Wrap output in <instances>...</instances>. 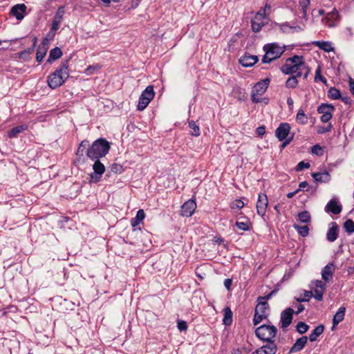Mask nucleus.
I'll use <instances>...</instances> for the list:
<instances>
[{"label":"nucleus","mask_w":354,"mask_h":354,"mask_svg":"<svg viewBox=\"0 0 354 354\" xmlns=\"http://www.w3.org/2000/svg\"><path fill=\"white\" fill-rule=\"evenodd\" d=\"M297 75H292L290 76L286 82V86L289 88H295L297 87L298 84V80Z\"/></svg>","instance_id":"39"},{"label":"nucleus","mask_w":354,"mask_h":354,"mask_svg":"<svg viewBox=\"0 0 354 354\" xmlns=\"http://www.w3.org/2000/svg\"><path fill=\"white\" fill-rule=\"evenodd\" d=\"M259 59L257 55H252L249 53H245L241 58L239 59V63L243 67H251L254 66L257 62Z\"/></svg>","instance_id":"12"},{"label":"nucleus","mask_w":354,"mask_h":354,"mask_svg":"<svg viewBox=\"0 0 354 354\" xmlns=\"http://www.w3.org/2000/svg\"><path fill=\"white\" fill-rule=\"evenodd\" d=\"M330 225L332 226L328 230L326 239L329 242H334L338 237L339 227L335 222H332Z\"/></svg>","instance_id":"17"},{"label":"nucleus","mask_w":354,"mask_h":354,"mask_svg":"<svg viewBox=\"0 0 354 354\" xmlns=\"http://www.w3.org/2000/svg\"><path fill=\"white\" fill-rule=\"evenodd\" d=\"M145 218V213L143 209H139L137 213L136 216L134 218H132L131 220V226L135 227L136 226L138 225Z\"/></svg>","instance_id":"26"},{"label":"nucleus","mask_w":354,"mask_h":354,"mask_svg":"<svg viewBox=\"0 0 354 354\" xmlns=\"http://www.w3.org/2000/svg\"><path fill=\"white\" fill-rule=\"evenodd\" d=\"M342 210V207L337 201H330L325 207V211L333 214H339Z\"/></svg>","instance_id":"16"},{"label":"nucleus","mask_w":354,"mask_h":354,"mask_svg":"<svg viewBox=\"0 0 354 354\" xmlns=\"http://www.w3.org/2000/svg\"><path fill=\"white\" fill-rule=\"evenodd\" d=\"M95 162L93 165V169L94 171V174L91 175V178L95 179V181H98L102 175L105 171V167L104 165L100 161V159H95Z\"/></svg>","instance_id":"11"},{"label":"nucleus","mask_w":354,"mask_h":354,"mask_svg":"<svg viewBox=\"0 0 354 354\" xmlns=\"http://www.w3.org/2000/svg\"><path fill=\"white\" fill-rule=\"evenodd\" d=\"M297 331L299 334H304L309 329V326L304 322H299L296 326Z\"/></svg>","instance_id":"45"},{"label":"nucleus","mask_w":354,"mask_h":354,"mask_svg":"<svg viewBox=\"0 0 354 354\" xmlns=\"http://www.w3.org/2000/svg\"><path fill=\"white\" fill-rule=\"evenodd\" d=\"M290 126L288 123H281L275 131L276 137L279 141H283L286 138H288L287 137L290 133Z\"/></svg>","instance_id":"9"},{"label":"nucleus","mask_w":354,"mask_h":354,"mask_svg":"<svg viewBox=\"0 0 354 354\" xmlns=\"http://www.w3.org/2000/svg\"><path fill=\"white\" fill-rule=\"evenodd\" d=\"M313 292V296L317 301H322L323 295L325 290L322 289L315 288Z\"/></svg>","instance_id":"48"},{"label":"nucleus","mask_w":354,"mask_h":354,"mask_svg":"<svg viewBox=\"0 0 354 354\" xmlns=\"http://www.w3.org/2000/svg\"><path fill=\"white\" fill-rule=\"evenodd\" d=\"M232 284V279H229V278L225 279L224 286L227 290H230Z\"/></svg>","instance_id":"63"},{"label":"nucleus","mask_w":354,"mask_h":354,"mask_svg":"<svg viewBox=\"0 0 354 354\" xmlns=\"http://www.w3.org/2000/svg\"><path fill=\"white\" fill-rule=\"evenodd\" d=\"M245 204L243 201H235L230 203V208L234 213L238 212L241 209L244 207Z\"/></svg>","instance_id":"40"},{"label":"nucleus","mask_w":354,"mask_h":354,"mask_svg":"<svg viewBox=\"0 0 354 354\" xmlns=\"http://www.w3.org/2000/svg\"><path fill=\"white\" fill-rule=\"evenodd\" d=\"M322 151V148L319 145H315L312 147L311 152L315 154L319 155V151ZM322 153H320L321 155Z\"/></svg>","instance_id":"62"},{"label":"nucleus","mask_w":354,"mask_h":354,"mask_svg":"<svg viewBox=\"0 0 354 354\" xmlns=\"http://www.w3.org/2000/svg\"><path fill=\"white\" fill-rule=\"evenodd\" d=\"M296 121L301 124H306L308 123V117L302 109H299L296 115Z\"/></svg>","instance_id":"34"},{"label":"nucleus","mask_w":354,"mask_h":354,"mask_svg":"<svg viewBox=\"0 0 354 354\" xmlns=\"http://www.w3.org/2000/svg\"><path fill=\"white\" fill-rule=\"evenodd\" d=\"M269 201H257V210L259 215L263 216L267 209L270 211V207L268 206Z\"/></svg>","instance_id":"19"},{"label":"nucleus","mask_w":354,"mask_h":354,"mask_svg":"<svg viewBox=\"0 0 354 354\" xmlns=\"http://www.w3.org/2000/svg\"><path fill=\"white\" fill-rule=\"evenodd\" d=\"M60 24H61L60 21H56V20L53 19L50 30L53 31V32L57 31L59 29V28Z\"/></svg>","instance_id":"61"},{"label":"nucleus","mask_w":354,"mask_h":354,"mask_svg":"<svg viewBox=\"0 0 354 354\" xmlns=\"http://www.w3.org/2000/svg\"><path fill=\"white\" fill-rule=\"evenodd\" d=\"M312 176L315 181L320 183L328 182L330 178V176L328 171L313 173Z\"/></svg>","instance_id":"23"},{"label":"nucleus","mask_w":354,"mask_h":354,"mask_svg":"<svg viewBox=\"0 0 354 354\" xmlns=\"http://www.w3.org/2000/svg\"><path fill=\"white\" fill-rule=\"evenodd\" d=\"M335 271V265L333 263H329L325 266L322 270V277L325 282H329Z\"/></svg>","instance_id":"14"},{"label":"nucleus","mask_w":354,"mask_h":354,"mask_svg":"<svg viewBox=\"0 0 354 354\" xmlns=\"http://www.w3.org/2000/svg\"><path fill=\"white\" fill-rule=\"evenodd\" d=\"M315 288L322 289L323 290H326V284L325 282L321 280H317L314 282Z\"/></svg>","instance_id":"59"},{"label":"nucleus","mask_w":354,"mask_h":354,"mask_svg":"<svg viewBox=\"0 0 354 354\" xmlns=\"http://www.w3.org/2000/svg\"><path fill=\"white\" fill-rule=\"evenodd\" d=\"M335 107L332 104H322L317 108V112L321 114L333 113Z\"/></svg>","instance_id":"31"},{"label":"nucleus","mask_w":354,"mask_h":354,"mask_svg":"<svg viewBox=\"0 0 354 354\" xmlns=\"http://www.w3.org/2000/svg\"><path fill=\"white\" fill-rule=\"evenodd\" d=\"M339 18V12L336 8H333L331 12H330L327 17L324 19L326 21L328 26L332 27L335 26L334 21L337 20Z\"/></svg>","instance_id":"24"},{"label":"nucleus","mask_w":354,"mask_h":354,"mask_svg":"<svg viewBox=\"0 0 354 354\" xmlns=\"http://www.w3.org/2000/svg\"><path fill=\"white\" fill-rule=\"evenodd\" d=\"M88 147L89 141L88 140H82L77 150L76 155L78 156H83L84 153H86V150Z\"/></svg>","instance_id":"32"},{"label":"nucleus","mask_w":354,"mask_h":354,"mask_svg":"<svg viewBox=\"0 0 354 354\" xmlns=\"http://www.w3.org/2000/svg\"><path fill=\"white\" fill-rule=\"evenodd\" d=\"M252 354H267V353L265 351V350L261 346V347L256 349L254 352L252 353Z\"/></svg>","instance_id":"64"},{"label":"nucleus","mask_w":354,"mask_h":354,"mask_svg":"<svg viewBox=\"0 0 354 354\" xmlns=\"http://www.w3.org/2000/svg\"><path fill=\"white\" fill-rule=\"evenodd\" d=\"M277 333V328L274 325L262 324L255 330V335L263 342L274 339Z\"/></svg>","instance_id":"5"},{"label":"nucleus","mask_w":354,"mask_h":354,"mask_svg":"<svg viewBox=\"0 0 354 354\" xmlns=\"http://www.w3.org/2000/svg\"><path fill=\"white\" fill-rule=\"evenodd\" d=\"M267 344L262 346L267 354H275L278 350L274 339L266 342Z\"/></svg>","instance_id":"29"},{"label":"nucleus","mask_w":354,"mask_h":354,"mask_svg":"<svg viewBox=\"0 0 354 354\" xmlns=\"http://www.w3.org/2000/svg\"><path fill=\"white\" fill-rule=\"evenodd\" d=\"M310 166V163L309 162H305L304 161H301L299 162L297 165L296 166V171H302L303 169H308L309 168Z\"/></svg>","instance_id":"54"},{"label":"nucleus","mask_w":354,"mask_h":354,"mask_svg":"<svg viewBox=\"0 0 354 354\" xmlns=\"http://www.w3.org/2000/svg\"><path fill=\"white\" fill-rule=\"evenodd\" d=\"M49 46V40L48 38H44L41 44L39 46L37 54H36V59L38 62H41L44 59V57L46 56V54L47 53V50L48 49Z\"/></svg>","instance_id":"10"},{"label":"nucleus","mask_w":354,"mask_h":354,"mask_svg":"<svg viewBox=\"0 0 354 354\" xmlns=\"http://www.w3.org/2000/svg\"><path fill=\"white\" fill-rule=\"evenodd\" d=\"M154 91L153 87L152 86H148L141 93L140 95L144 97L145 98L148 99L149 101L153 100L154 97Z\"/></svg>","instance_id":"35"},{"label":"nucleus","mask_w":354,"mask_h":354,"mask_svg":"<svg viewBox=\"0 0 354 354\" xmlns=\"http://www.w3.org/2000/svg\"><path fill=\"white\" fill-rule=\"evenodd\" d=\"M266 8L271 10V6L269 4H266L264 8H261L255 15V19L260 20L261 19H267ZM269 13H268V15Z\"/></svg>","instance_id":"36"},{"label":"nucleus","mask_w":354,"mask_h":354,"mask_svg":"<svg viewBox=\"0 0 354 354\" xmlns=\"http://www.w3.org/2000/svg\"><path fill=\"white\" fill-rule=\"evenodd\" d=\"M308 337L302 336L298 338L289 351V353H297L301 351L307 344Z\"/></svg>","instance_id":"15"},{"label":"nucleus","mask_w":354,"mask_h":354,"mask_svg":"<svg viewBox=\"0 0 354 354\" xmlns=\"http://www.w3.org/2000/svg\"><path fill=\"white\" fill-rule=\"evenodd\" d=\"M328 97L332 100H338L341 97L339 90L335 87H331L328 91Z\"/></svg>","instance_id":"37"},{"label":"nucleus","mask_w":354,"mask_h":354,"mask_svg":"<svg viewBox=\"0 0 354 354\" xmlns=\"http://www.w3.org/2000/svg\"><path fill=\"white\" fill-rule=\"evenodd\" d=\"M264 19H261L260 20L255 19V16L251 20V26L252 30L254 32H259L262 27L266 24L264 21Z\"/></svg>","instance_id":"28"},{"label":"nucleus","mask_w":354,"mask_h":354,"mask_svg":"<svg viewBox=\"0 0 354 354\" xmlns=\"http://www.w3.org/2000/svg\"><path fill=\"white\" fill-rule=\"evenodd\" d=\"M257 305L256 306L254 311L262 315H269V313L267 312V310H270V306L268 303L263 300L259 301L258 299H257Z\"/></svg>","instance_id":"20"},{"label":"nucleus","mask_w":354,"mask_h":354,"mask_svg":"<svg viewBox=\"0 0 354 354\" xmlns=\"http://www.w3.org/2000/svg\"><path fill=\"white\" fill-rule=\"evenodd\" d=\"M196 208V201H185L181 205L180 214L183 217H190Z\"/></svg>","instance_id":"7"},{"label":"nucleus","mask_w":354,"mask_h":354,"mask_svg":"<svg viewBox=\"0 0 354 354\" xmlns=\"http://www.w3.org/2000/svg\"><path fill=\"white\" fill-rule=\"evenodd\" d=\"M189 127L191 129V135L194 136H199L201 134L200 128L196 124L194 121L189 122Z\"/></svg>","instance_id":"43"},{"label":"nucleus","mask_w":354,"mask_h":354,"mask_svg":"<svg viewBox=\"0 0 354 354\" xmlns=\"http://www.w3.org/2000/svg\"><path fill=\"white\" fill-rule=\"evenodd\" d=\"M62 56V51L60 48L55 47L50 50L49 56L47 62L51 63L59 59Z\"/></svg>","instance_id":"25"},{"label":"nucleus","mask_w":354,"mask_h":354,"mask_svg":"<svg viewBox=\"0 0 354 354\" xmlns=\"http://www.w3.org/2000/svg\"><path fill=\"white\" fill-rule=\"evenodd\" d=\"M111 171L114 174H121L123 171V167L120 164L114 163L111 166Z\"/></svg>","instance_id":"52"},{"label":"nucleus","mask_w":354,"mask_h":354,"mask_svg":"<svg viewBox=\"0 0 354 354\" xmlns=\"http://www.w3.org/2000/svg\"><path fill=\"white\" fill-rule=\"evenodd\" d=\"M270 80L269 78H265L258 82L252 88L251 100L254 103H259L266 100V98L259 97L261 96L268 89L270 84Z\"/></svg>","instance_id":"6"},{"label":"nucleus","mask_w":354,"mask_h":354,"mask_svg":"<svg viewBox=\"0 0 354 354\" xmlns=\"http://www.w3.org/2000/svg\"><path fill=\"white\" fill-rule=\"evenodd\" d=\"M299 220L304 223H308L310 222L311 216L308 211H303L298 214Z\"/></svg>","instance_id":"38"},{"label":"nucleus","mask_w":354,"mask_h":354,"mask_svg":"<svg viewBox=\"0 0 354 354\" xmlns=\"http://www.w3.org/2000/svg\"><path fill=\"white\" fill-rule=\"evenodd\" d=\"M33 52V48H30L26 50H24L19 53V57L21 59H27L29 55L32 53Z\"/></svg>","instance_id":"56"},{"label":"nucleus","mask_w":354,"mask_h":354,"mask_svg":"<svg viewBox=\"0 0 354 354\" xmlns=\"http://www.w3.org/2000/svg\"><path fill=\"white\" fill-rule=\"evenodd\" d=\"M310 3V0H299V4L301 8L302 12H304V16L306 15V12H307Z\"/></svg>","instance_id":"51"},{"label":"nucleus","mask_w":354,"mask_h":354,"mask_svg":"<svg viewBox=\"0 0 354 354\" xmlns=\"http://www.w3.org/2000/svg\"><path fill=\"white\" fill-rule=\"evenodd\" d=\"M281 71L286 75L304 76V79H306L310 73V69L304 61V57L299 55L288 58L285 64L281 66Z\"/></svg>","instance_id":"1"},{"label":"nucleus","mask_w":354,"mask_h":354,"mask_svg":"<svg viewBox=\"0 0 354 354\" xmlns=\"http://www.w3.org/2000/svg\"><path fill=\"white\" fill-rule=\"evenodd\" d=\"M268 317V315H262L257 312L254 311V315L253 317V324L254 326L258 325L260 324L263 319H266Z\"/></svg>","instance_id":"42"},{"label":"nucleus","mask_w":354,"mask_h":354,"mask_svg":"<svg viewBox=\"0 0 354 354\" xmlns=\"http://www.w3.org/2000/svg\"><path fill=\"white\" fill-rule=\"evenodd\" d=\"M28 129V125L27 124H21L17 126L12 129H10L8 133V136L10 138H16L19 133L26 131Z\"/></svg>","instance_id":"22"},{"label":"nucleus","mask_w":354,"mask_h":354,"mask_svg":"<svg viewBox=\"0 0 354 354\" xmlns=\"http://www.w3.org/2000/svg\"><path fill=\"white\" fill-rule=\"evenodd\" d=\"M313 44L319 47L320 49L324 50L325 52L329 53L333 50V48L331 46V44L328 41H315L313 42Z\"/></svg>","instance_id":"30"},{"label":"nucleus","mask_w":354,"mask_h":354,"mask_svg":"<svg viewBox=\"0 0 354 354\" xmlns=\"http://www.w3.org/2000/svg\"><path fill=\"white\" fill-rule=\"evenodd\" d=\"M293 227L297 230L298 234L303 237L307 236L309 234V227L307 225L294 224Z\"/></svg>","instance_id":"33"},{"label":"nucleus","mask_w":354,"mask_h":354,"mask_svg":"<svg viewBox=\"0 0 354 354\" xmlns=\"http://www.w3.org/2000/svg\"><path fill=\"white\" fill-rule=\"evenodd\" d=\"M68 63L69 59L63 60L59 67L48 76L47 82L52 89L59 88L68 79L69 76L68 71Z\"/></svg>","instance_id":"2"},{"label":"nucleus","mask_w":354,"mask_h":354,"mask_svg":"<svg viewBox=\"0 0 354 354\" xmlns=\"http://www.w3.org/2000/svg\"><path fill=\"white\" fill-rule=\"evenodd\" d=\"M151 101H149L148 99L145 98L142 95L140 96L138 104L137 106V109L138 111H143L149 104Z\"/></svg>","instance_id":"41"},{"label":"nucleus","mask_w":354,"mask_h":354,"mask_svg":"<svg viewBox=\"0 0 354 354\" xmlns=\"http://www.w3.org/2000/svg\"><path fill=\"white\" fill-rule=\"evenodd\" d=\"M177 327L180 331H185L187 329V324L185 321L178 320Z\"/></svg>","instance_id":"58"},{"label":"nucleus","mask_w":354,"mask_h":354,"mask_svg":"<svg viewBox=\"0 0 354 354\" xmlns=\"http://www.w3.org/2000/svg\"><path fill=\"white\" fill-rule=\"evenodd\" d=\"M344 227L348 234L354 233V221L352 219H347L344 223Z\"/></svg>","instance_id":"44"},{"label":"nucleus","mask_w":354,"mask_h":354,"mask_svg":"<svg viewBox=\"0 0 354 354\" xmlns=\"http://www.w3.org/2000/svg\"><path fill=\"white\" fill-rule=\"evenodd\" d=\"M286 28H290V29H294V30H296V31H297V32H298V31L303 30V28H301V27H300V26H290L288 25V23H284V24H281V30H282L283 32H286Z\"/></svg>","instance_id":"57"},{"label":"nucleus","mask_w":354,"mask_h":354,"mask_svg":"<svg viewBox=\"0 0 354 354\" xmlns=\"http://www.w3.org/2000/svg\"><path fill=\"white\" fill-rule=\"evenodd\" d=\"M265 55L262 58V62L269 64L273 60L279 58L286 50L285 46H281L277 43L266 44L263 46Z\"/></svg>","instance_id":"4"},{"label":"nucleus","mask_w":354,"mask_h":354,"mask_svg":"<svg viewBox=\"0 0 354 354\" xmlns=\"http://www.w3.org/2000/svg\"><path fill=\"white\" fill-rule=\"evenodd\" d=\"M346 308L341 306L335 313L333 319V326L331 330H334L336 326L344 319Z\"/></svg>","instance_id":"18"},{"label":"nucleus","mask_w":354,"mask_h":354,"mask_svg":"<svg viewBox=\"0 0 354 354\" xmlns=\"http://www.w3.org/2000/svg\"><path fill=\"white\" fill-rule=\"evenodd\" d=\"M324 326L323 324L318 325L310 333L308 339H309V340L312 342L317 341V337L319 336H320L324 333Z\"/></svg>","instance_id":"21"},{"label":"nucleus","mask_w":354,"mask_h":354,"mask_svg":"<svg viewBox=\"0 0 354 354\" xmlns=\"http://www.w3.org/2000/svg\"><path fill=\"white\" fill-rule=\"evenodd\" d=\"M321 66H319L315 71V81L317 82V80H319L326 84L327 83V80L324 76L321 75Z\"/></svg>","instance_id":"49"},{"label":"nucleus","mask_w":354,"mask_h":354,"mask_svg":"<svg viewBox=\"0 0 354 354\" xmlns=\"http://www.w3.org/2000/svg\"><path fill=\"white\" fill-rule=\"evenodd\" d=\"M26 8V6L24 3L16 4L12 7L10 14L15 16L18 20H21L24 17Z\"/></svg>","instance_id":"13"},{"label":"nucleus","mask_w":354,"mask_h":354,"mask_svg":"<svg viewBox=\"0 0 354 354\" xmlns=\"http://www.w3.org/2000/svg\"><path fill=\"white\" fill-rule=\"evenodd\" d=\"M277 293V289H274L270 293H268V295H266L265 296L258 297V300H259V301L263 300V301H267L268 300L272 298V297L274 296Z\"/></svg>","instance_id":"53"},{"label":"nucleus","mask_w":354,"mask_h":354,"mask_svg":"<svg viewBox=\"0 0 354 354\" xmlns=\"http://www.w3.org/2000/svg\"><path fill=\"white\" fill-rule=\"evenodd\" d=\"M111 145L105 138H100L95 140L86 150V156L91 160L104 157L109 151Z\"/></svg>","instance_id":"3"},{"label":"nucleus","mask_w":354,"mask_h":354,"mask_svg":"<svg viewBox=\"0 0 354 354\" xmlns=\"http://www.w3.org/2000/svg\"><path fill=\"white\" fill-rule=\"evenodd\" d=\"M294 310L291 308H287L281 313L280 324L283 329L288 327L292 321Z\"/></svg>","instance_id":"8"},{"label":"nucleus","mask_w":354,"mask_h":354,"mask_svg":"<svg viewBox=\"0 0 354 354\" xmlns=\"http://www.w3.org/2000/svg\"><path fill=\"white\" fill-rule=\"evenodd\" d=\"M333 113L322 114L320 120L322 122H328L332 118Z\"/></svg>","instance_id":"60"},{"label":"nucleus","mask_w":354,"mask_h":354,"mask_svg":"<svg viewBox=\"0 0 354 354\" xmlns=\"http://www.w3.org/2000/svg\"><path fill=\"white\" fill-rule=\"evenodd\" d=\"M64 13H65L64 6H59L57 9V11L55 17H54V20L62 22Z\"/></svg>","instance_id":"47"},{"label":"nucleus","mask_w":354,"mask_h":354,"mask_svg":"<svg viewBox=\"0 0 354 354\" xmlns=\"http://www.w3.org/2000/svg\"><path fill=\"white\" fill-rule=\"evenodd\" d=\"M333 128L331 123H329L327 127H319L317 133L319 134H323L327 132H330Z\"/></svg>","instance_id":"55"},{"label":"nucleus","mask_w":354,"mask_h":354,"mask_svg":"<svg viewBox=\"0 0 354 354\" xmlns=\"http://www.w3.org/2000/svg\"><path fill=\"white\" fill-rule=\"evenodd\" d=\"M312 291L304 290V296H302V297H295V300L299 303L306 302L308 301L312 297Z\"/></svg>","instance_id":"46"},{"label":"nucleus","mask_w":354,"mask_h":354,"mask_svg":"<svg viewBox=\"0 0 354 354\" xmlns=\"http://www.w3.org/2000/svg\"><path fill=\"white\" fill-rule=\"evenodd\" d=\"M224 311V317L223 319V324L225 326H230L232 324L233 319V313L231 310L230 308L227 306L223 309Z\"/></svg>","instance_id":"27"},{"label":"nucleus","mask_w":354,"mask_h":354,"mask_svg":"<svg viewBox=\"0 0 354 354\" xmlns=\"http://www.w3.org/2000/svg\"><path fill=\"white\" fill-rule=\"evenodd\" d=\"M250 222H241V221H236V225L237 227L243 231H248L250 230Z\"/></svg>","instance_id":"50"}]
</instances>
